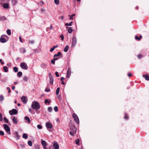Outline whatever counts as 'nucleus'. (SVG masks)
Segmentation results:
<instances>
[{"mask_svg":"<svg viewBox=\"0 0 149 149\" xmlns=\"http://www.w3.org/2000/svg\"><path fill=\"white\" fill-rule=\"evenodd\" d=\"M17 2V0H12V3L13 5H15L16 4Z\"/></svg>","mask_w":149,"mask_h":149,"instance_id":"obj_20","label":"nucleus"},{"mask_svg":"<svg viewBox=\"0 0 149 149\" xmlns=\"http://www.w3.org/2000/svg\"><path fill=\"white\" fill-rule=\"evenodd\" d=\"M0 41L2 43H4L6 42V40L5 38L1 37L0 38Z\"/></svg>","mask_w":149,"mask_h":149,"instance_id":"obj_12","label":"nucleus"},{"mask_svg":"<svg viewBox=\"0 0 149 149\" xmlns=\"http://www.w3.org/2000/svg\"><path fill=\"white\" fill-rule=\"evenodd\" d=\"M29 42L31 44H33L34 43V41L33 40H29Z\"/></svg>","mask_w":149,"mask_h":149,"instance_id":"obj_48","label":"nucleus"},{"mask_svg":"<svg viewBox=\"0 0 149 149\" xmlns=\"http://www.w3.org/2000/svg\"><path fill=\"white\" fill-rule=\"evenodd\" d=\"M124 118L125 119H127L128 118V117L127 116L125 115V116L124 117Z\"/></svg>","mask_w":149,"mask_h":149,"instance_id":"obj_56","label":"nucleus"},{"mask_svg":"<svg viewBox=\"0 0 149 149\" xmlns=\"http://www.w3.org/2000/svg\"><path fill=\"white\" fill-rule=\"evenodd\" d=\"M77 38L75 37H73L72 38V45L73 46H75L77 43Z\"/></svg>","mask_w":149,"mask_h":149,"instance_id":"obj_7","label":"nucleus"},{"mask_svg":"<svg viewBox=\"0 0 149 149\" xmlns=\"http://www.w3.org/2000/svg\"><path fill=\"white\" fill-rule=\"evenodd\" d=\"M50 101L49 100H48L47 99H46L45 100V104H47V103H49L50 102Z\"/></svg>","mask_w":149,"mask_h":149,"instance_id":"obj_38","label":"nucleus"},{"mask_svg":"<svg viewBox=\"0 0 149 149\" xmlns=\"http://www.w3.org/2000/svg\"><path fill=\"white\" fill-rule=\"evenodd\" d=\"M60 90V88L59 87L57 88L56 89V95H58L59 93Z\"/></svg>","mask_w":149,"mask_h":149,"instance_id":"obj_31","label":"nucleus"},{"mask_svg":"<svg viewBox=\"0 0 149 149\" xmlns=\"http://www.w3.org/2000/svg\"><path fill=\"white\" fill-rule=\"evenodd\" d=\"M28 145L30 146H31L32 145V142L31 141H28Z\"/></svg>","mask_w":149,"mask_h":149,"instance_id":"obj_30","label":"nucleus"},{"mask_svg":"<svg viewBox=\"0 0 149 149\" xmlns=\"http://www.w3.org/2000/svg\"><path fill=\"white\" fill-rule=\"evenodd\" d=\"M55 60H54V59H53V60H51V62L53 64H54L55 63Z\"/></svg>","mask_w":149,"mask_h":149,"instance_id":"obj_53","label":"nucleus"},{"mask_svg":"<svg viewBox=\"0 0 149 149\" xmlns=\"http://www.w3.org/2000/svg\"><path fill=\"white\" fill-rule=\"evenodd\" d=\"M15 87L14 86H13L12 87V89L13 90H14L15 89Z\"/></svg>","mask_w":149,"mask_h":149,"instance_id":"obj_58","label":"nucleus"},{"mask_svg":"<svg viewBox=\"0 0 149 149\" xmlns=\"http://www.w3.org/2000/svg\"><path fill=\"white\" fill-rule=\"evenodd\" d=\"M20 66L21 68L23 69L27 70L28 69L27 65L25 63L23 62L22 63H21Z\"/></svg>","mask_w":149,"mask_h":149,"instance_id":"obj_4","label":"nucleus"},{"mask_svg":"<svg viewBox=\"0 0 149 149\" xmlns=\"http://www.w3.org/2000/svg\"><path fill=\"white\" fill-rule=\"evenodd\" d=\"M13 70L15 72H17L18 71V68L17 67H15L13 68Z\"/></svg>","mask_w":149,"mask_h":149,"instance_id":"obj_24","label":"nucleus"},{"mask_svg":"<svg viewBox=\"0 0 149 149\" xmlns=\"http://www.w3.org/2000/svg\"><path fill=\"white\" fill-rule=\"evenodd\" d=\"M58 47V45H56V46H54L53 47L54 48V49H55V48L57 47Z\"/></svg>","mask_w":149,"mask_h":149,"instance_id":"obj_59","label":"nucleus"},{"mask_svg":"<svg viewBox=\"0 0 149 149\" xmlns=\"http://www.w3.org/2000/svg\"><path fill=\"white\" fill-rule=\"evenodd\" d=\"M3 120V116L2 114L0 112V121H2Z\"/></svg>","mask_w":149,"mask_h":149,"instance_id":"obj_41","label":"nucleus"},{"mask_svg":"<svg viewBox=\"0 0 149 149\" xmlns=\"http://www.w3.org/2000/svg\"><path fill=\"white\" fill-rule=\"evenodd\" d=\"M49 78H50L51 76H52V75H51V74L50 73H49Z\"/></svg>","mask_w":149,"mask_h":149,"instance_id":"obj_64","label":"nucleus"},{"mask_svg":"<svg viewBox=\"0 0 149 149\" xmlns=\"http://www.w3.org/2000/svg\"><path fill=\"white\" fill-rule=\"evenodd\" d=\"M72 117L74 118L75 122L77 123L78 124L79 123V120L77 115L75 113L72 114Z\"/></svg>","mask_w":149,"mask_h":149,"instance_id":"obj_3","label":"nucleus"},{"mask_svg":"<svg viewBox=\"0 0 149 149\" xmlns=\"http://www.w3.org/2000/svg\"><path fill=\"white\" fill-rule=\"evenodd\" d=\"M60 37L61 38V40L63 41L64 39V36L63 35H61L60 36Z\"/></svg>","mask_w":149,"mask_h":149,"instance_id":"obj_45","label":"nucleus"},{"mask_svg":"<svg viewBox=\"0 0 149 149\" xmlns=\"http://www.w3.org/2000/svg\"><path fill=\"white\" fill-rule=\"evenodd\" d=\"M71 70L70 68H68L67 71V77L68 78H69L71 74Z\"/></svg>","mask_w":149,"mask_h":149,"instance_id":"obj_9","label":"nucleus"},{"mask_svg":"<svg viewBox=\"0 0 149 149\" xmlns=\"http://www.w3.org/2000/svg\"><path fill=\"white\" fill-rule=\"evenodd\" d=\"M31 107L34 109H39L40 108V105L37 102L32 103L31 105Z\"/></svg>","mask_w":149,"mask_h":149,"instance_id":"obj_1","label":"nucleus"},{"mask_svg":"<svg viewBox=\"0 0 149 149\" xmlns=\"http://www.w3.org/2000/svg\"><path fill=\"white\" fill-rule=\"evenodd\" d=\"M75 16V14H72L70 17L69 19L70 20H72L73 19V17L74 16Z\"/></svg>","mask_w":149,"mask_h":149,"instance_id":"obj_36","label":"nucleus"},{"mask_svg":"<svg viewBox=\"0 0 149 149\" xmlns=\"http://www.w3.org/2000/svg\"><path fill=\"white\" fill-rule=\"evenodd\" d=\"M9 113L10 115L16 114L17 113V111L16 109H13L11 111H9Z\"/></svg>","mask_w":149,"mask_h":149,"instance_id":"obj_5","label":"nucleus"},{"mask_svg":"<svg viewBox=\"0 0 149 149\" xmlns=\"http://www.w3.org/2000/svg\"><path fill=\"white\" fill-rule=\"evenodd\" d=\"M68 48H69L68 46V45H66L64 48V52H67L68 49Z\"/></svg>","mask_w":149,"mask_h":149,"instance_id":"obj_21","label":"nucleus"},{"mask_svg":"<svg viewBox=\"0 0 149 149\" xmlns=\"http://www.w3.org/2000/svg\"><path fill=\"white\" fill-rule=\"evenodd\" d=\"M20 52L23 53H24L26 52V50L23 47L20 49Z\"/></svg>","mask_w":149,"mask_h":149,"instance_id":"obj_14","label":"nucleus"},{"mask_svg":"<svg viewBox=\"0 0 149 149\" xmlns=\"http://www.w3.org/2000/svg\"><path fill=\"white\" fill-rule=\"evenodd\" d=\"M22 137L24 139H26L28 138V136L26 134L24 133L23 134Z\"/></svg>","mask_w":149,"mask_h":149,"instance_id":"obj_26","label":"nucleus"},{"mask_svg":"<svg viewBox=\"0 0 149 149\" xmlns=\"http://www.w3.org/2000/svg\"><path fill=\"white\" fill-rule=\"evenodd\" d=\"M23 80L25 81H26L28 80V78L26 76L24 77L23 78Z\"/></svg>","mask_w":149,"mask_h":149,"instance_id":"obj_42","label":"nucleus"},{"mask_svg":"<svg viewBox=\"0 0 149 149\" xmlns=\"http://www.w3.org/2000/svg\"><path fill=\"white\" fill-rule=\"evenodd\" d=\"M52 110V108L51 107H49L48 108V111L49 112H51Z\"/></svg>","mask_w":149,"mask_h":149,"instance_id":"obj_43","label":"nucleus"},{"mask_svg":"<svg viewBox=\"0 0 149 149\" xmlns=\"http://www.w3.org/2000/svg\"><path fill=\"white\" fill-rule=\"evenodd\" d=\"M142 57V56L141 55H139L138 56V57L139 58H141Z\"/></svg>","mask_w":149,"mask_h":149,"instance_id":"obj_57","label":"nucleus"},{"mask_svg":"<svg viewBox=\"0 0 149 149\" xmlns=\"http://www.w3.org/2000/svg\"><path fill=\"white\" fill-rule=\"evenodd\" d=\"M53 146L54 147V148L59 149V146L57 142H56L53 144Z\"/></svg>","mask_w":149,"mask_h":149,"instance_id":"obj_10","label":"nucleus"},{"mask_svg":"<svg viewBox=\"0 0 149 149\" xmlns=\"http://www.w3.org/2000/svg\"><path fill=\"white\" fill-rule=\"evenodd\" d=\"M7 34L8 35H10L11 34V31L10 29H8L6 31Z\"/></svg>","mask_w":149,"mask_h":149,"instance_id":"obj_28","label":"nucleus"},{"mask_svg":"<svg viewBox=\"0 0 149 149\" xmlns=\"http://www.w3.org/2000/svg\"><path fill=\"white\" fill-rule=\"evenodd\" d=\"M66 28L68 29V33H70L72 32V29L70 27H67Z\"/></svg>","mask_w":149,"mask_h":149,"instance_id":"obj_15","label":"nucleus"},{"mask_svg":"<svg viewBox=\"0 0 149 149\" xmlns=\"http://www.w3.org/2000/svg\"><path fill=\"white\" fill-rule=\"evenodd\" d=\"M64 79V78L62 77L61 78V79H60V80L61 81H63Z\"/></svg>","mask_w":149,"mask_h":149,"instance_id":"obj_55","label":"nucleus"},{"mask_svg":"<svg viewBox=\"0 0 149 149\" xmlns=\"http://www.w3.org/2000/svg\"><path fill=\"white\" fill-rule=\"evenodd\" d=\"M3 7L5 8H9V5L7 3H5L3 4Z\"/></svg>","mask_w":149,"mask_h":149,"instance_id":"obj_18","label":"nucleus"},{"mask_svg":"<svg viewBox=\"0 0 149 149\" xmlns=\"http://www.w3.org/2000/svg\"><path fill=\"white\" fill-rule=\"evenodd\" d=\"M24 119L25 120L28 121L27 123H28L30 124V123L31 120L29 117L26 116L25 117Z\"/></svg>","mask_w":149,"mask_h":149,"instance_id":"obj_13","label":"nucleus"},{"mask_svg":"<svg viewBox=\"0 0 149 149\" xmlns=\"http://www.w3.org/2000/svg\"><path fill=\"white\" fill-rule=\"evenodd\" d=\"M61 53L60 52H58L57 54H54V57H56L59 56V55H61Z\"/></svg>","mask_w":149,"mask_h":149,"instance_id":"obj_29","label":"nucleus"},{"mask_svg":"<svg viewBox=\"0 0 149 149\" xmlns=\"http://www.w3.org/2000/svg\"><path fill=\"white\" fill-rule=\"evenodd\" d=\"M4 134V132L1 131H0V135H3Z\"/></svg>","mask_w":149,"mask_h":149,"instance_id":"obj_46","label":"nucleus"},{"mask_svg":"<svg viewBox=\"0 0 149 149\" xmlns=\"http://www.w3.org/2000/svg\"><path fill=\"white\" fill-rule=\"evenodd\" d=\"M4 128L7 133L9 134H10L11 133L10 132V129L8 126L6 124L3 125Z\"/></svg>","mask_w":149,"mask_h":149,"instance_id":"obj_2","label":"nucleus"},{"mask_svg":"<svg viewBox=\"0 0 149 149\" xmlns=\"http://www.w3.org/2000/svg\"><path fill=\"white\" fill-rule=\"evenodd\" d=\"M59 0H54V1L56 5H58L59 4Z\"/></svg>","mask_w":149,"mask_h":149,"instance_id":"obj_37","label":"nucleus"},{"mask_svg":"<svg viewBox=\"0 0 149 149\" xmlns=\"http://www.w3.org/2000/svg\"><path fill=\"white\" fill-rule=\"evenodd\" d=\"M143 76L144 77L145 79L147 80H149V76L147 75H143Z\"/></svg>","mask_w":149,"mask_h":149,"instance_id":"obj_22","label":"nucleus"},{"mask_svg":"<svg viewBox=\"0 0 149 149\" xmlns=\"http://www.w3.org/2000/svg\"><path fill=\"white\" fill-rule=\"evenodd\" d=\"M41 143L42 145L44 146V148H45V146L47 145L46 142L45 141L43 140H41Z\"/></svg>","mask_w":149,"mask_h":149,"instance_id":"obj_11","label":"nucleus"},{"mask_svg":"<svg viewBox=\"0 0 149 149\" xmlns=\"http://www.w3.org/2000/svg\"><path fill=\"white\" fill-rule=\"evenodd\" d=\"M79 139H78L77 140H75V142L76 143L77 145H79Z\"/></svg>","mask_w":149,"mask_h":149,"instance_id":"obj_33","label":"nucleus"},{"mask_svg":"<svg viewBox=\"0 0 149 149\" xmlns=\"http://www.w3.org/2000/svg\"><path fill=\"white\" fill-rule=\"evenodd\" d=\"M21 100L24 104H26L28 101L27 98L24 96H23L21 98Z\"/></svg>","mask_w":149,"mask_h":149,"instance_id":"obj_6","label":"nucleus"},{"mask_svg":"<svg viewBox=\"0 0 149 149\" xmlns=\"http://www.w3.org/2000/svg\"><path fill=\"white\" fill-rule=\"evenodd\" d=\"M37 128L38 129H41L42 128V126H41V125H38L37 126Z\"/></svg>","mask_w":149,"mask_h":149,"instance_id":"obj_40","label":"nucleus"},{"mask_svg":"<svg viewBox=\"0 0 149 149\" xmlns=\"http://www.w3.org/2000/svg\"><path fill=\"white\" fill-rule=\"evenodd\" d=\"M29 112H31V110H32V109H31L30 108H29Z\"/></svg>","mask_w":149,"mask_h":149,"instance_id":"obj_60","label":"nucleus"},{"mask_svg":"<svg viewBox=\"0 0 149 149\" xmlns=\"http://www.w3.org/2000/svg\"><path fill=\"white\" fill-rule=\"evenodd\" d=\"M17 76L18 77H21L22 75V73L21 72L19 71L17 73Z\"/></svg>","mask_w":149,"mask_h":149,"instance_id":"obj_25","label":"nucleus"},{"mask_svg":"<svg viewBox=\"0 0 149 149\" xmlns=\"http://www.w3.org/2000/svg\"><path fill=\"white\" fill-rule=\"evenodd\" d=\"M4 97L2 95H0V101H3L4 100Z\"/></svg>","mask_w":149,"mask_h":149,"instance_id":"obj_35","label":"nucleus"},{"mask_svg":"<svg viewBox=\"0 0 149 149\" xmlns=\"http://www.w3.org/2000/svg\"><path fill=\"white\" fill-rule=\"evenodd\" d=\"M61 84L63 85H64L65 84V83L64 82H63V81H62L61 82Z\"/></svg>","mask_w":149,"mask_h":149,"instance_id":"obj_62","label":"nucleus"},{"mask_svg":"<svg viewBox=\"0 0 149 149\" xmlns=\"http://www.w3.org/2000/svg\"><path fill=\"white\" fill-rule=\"evenodd\" d=\"M40 3H41L43 5V4H44V2H43V1H40Z\"/></svg>","mask_w":149,"mask_h":149,"instance_id":"obj_63","label":"nucleus"},{"mask_svg":"<svg viewBox=\"0 0 149 149\" xmlns=\"http://www.w3.org/2000/svg\"><path fill=\"white\" fill-rule=\"evenodd\" d=\"M76 132L73 131H70V135L72 136H74V134H76Z\"/></svg>","mask_w":149,"mask_h":149,"instance_id":"obj_32","label":"nucleus"},{"mask_svg":"<svg viewBox=\"0 0 149 149\" xmlns=\"http://www.w3.org/2000/svg\"><path fill=\"white\" fill-rule=\"evenodd\" d=\"M72 23H73V22H71L69 23H67L65 24V25L66 26H71L72 25Z\"/></svg>","mask_w":149,"mask_h":149,"instance_id":"obj_27","label":"nucleus"},{"mask_svg":"<svg viewBox=\"0 0 149 149\" xmlns=\"http://www.w3.org/2000/svg\"><path fill=\"white\" fill-rule=\"evenodd\" d=\"M16 134H17L16 136H15V138H16L17 139H19V135L17 134V132H16Z\"/></svg>","mask_w":149,"mask_h":149,"instance_id":"obj_44","label":"nucleus"},{"mask_svg":"<svg viewBox=\"0 0 149 149\" xmlns=\"http://www.w3.org/2000/svg\"><path fill=\"white\" fill-rule=\"evenodd\" d=\"M54 110L55 112H57L58 111V108L57 106H55L54 108Z\"/></svg>","mask_w":149,"mask_h":149,"instance_id":"obj_39","label":"nucleus"},{"mask_svg":"<svg viewBox=\"0 0 149 149\" xmlns=\"http://www.w3.org/2000/svg\"><path fill=\"white\" fill-rule=\"evenodd\" d=\"M55 74H56V75L57 77H59V75L58 74V73L57 72H56L55 73Z\"/></svg>","mask_w":149,"mask_h":149,"instance_id":"obj_51","label":"nucleus"},{"mask_svg":"<svg viewBox=\"0 0 149 149\" xmlns=\"http://www.w3.org/2000/svg\"><path fill=\"white\" fill-rule=\"evenodd\" d=\"M3 120L5 121V123H8V120L5 117L3 118Z\"/></svg>","mask_w":149,"mask_h":149,"instance_id":"obj_34","label":"nucleus"},{"mask_svg":"<svg viewBox=\"0 0 149 149\" xmlns=\"http://www.w3.org/2000/svg\"><path fill=\"white\" fill-rule=\"evenodd\" d=\"M4 70L5 72H7L8 71V67L6 66H5L3 67Z\"/></svg>","mask_w":149,"mask_h":149,"instance_id":"obj_23","label":"nucleus"},{"mask_svg":"<svg viewBox=\"0 0 149 149\" xmlns=\"http://www.w3.org/2000/svg\"><path fill=\"white\" fill-rule=\"evenodd\" d=\"M50 90L49 89L46 88L45 91L47 92H49V91Z\"/></svg>","mask_w":149,"mask_h":149,"instance_id":"obj_52","label":"nucleus"},{"mask_svg":"<svg viewBox=\"0 0 149 149\" xmlns=\"http://www.w3.org/2000/svg\"><path fill=\"white\" fill-rule=\"evenodd\" d=\"M55 49L53 47L50 50V52H52Z\"/></svg>","mask_w":149,"mask_h":149,"instance_id":"obj_47","label":"nucleus"},{"mask_svg":"<svg viewBox=\"0 0 149 149\" xmlns=\"http://www.w3.org/2000/svg\"><path fill=\"white\" fill-rule=\"evenodd\" d=\"M50 78L49 82L50 84H52L53 83L54 79L52 76H50Z\"/></svg>","mask_w":149,"mask_h":149,"instance_id":"obj_19","label":"nucleus"},{"mask_svg":"<svg viewBox=\"0 0 149 149\" xmlns=\"http://www.w3.org/2000/svg\"><path fill=\"white\" fill-rule=\"evenodd\" d=\"M70 129L72 131L76 132V128L74 126H72Z\"/></svg>","mask_w":149,"mask_h":149,"instance_id":"obj_16","label":"nucleus"},{"mask_svg":"<svg viewBox=\"0 0 149 149\" xmlns=\"http://www.w3.org/2000/svg\"><path fill=\"white\" fill-rule=\"evenodd\" d=\"M135 39L136 40H140V38L137 36H136L135 37Z\"/></svg>","mask_w":149,"mask_h":149,"instance_id":"obj_50","label":"nucleus"},{"mask_svg":"<svg viewBox=\"0 0 149 149\" xmlns=\"http://www.w3.org/2000/svg\"><path fill=\"white\" fill-rule=\"evenodd\" d=\"M46 127L47 128L51 129L52 128L53 125L50 123H46Z\"/></svg>","mask_w":149,"mask_h":149,"instance_id":"obj_8","label":"nucleus"},{"mask_svg":"<svg viewBox=\"0 0 149 149\" xmlns=\"http://www.w3.org/2000/svg\"><path fill=\"white\" fill-rule=\"evenodd\" d=\"M7 89L8 90V92L10 93L11 92V90L9 87H7Z\"/></svg>","mask_w":149,"mask_h":149,"instance_id":"obj_49","label":"nucleus"},{"mask_svg":"<svg viewBox=\"0 0 149 149\" xmlns=\"http://www.w3.org/2000/svg\"><path fill=\"white\" fill-rule=\"evenodd\" d=\"M12 120L15 124H17V120L15 117H14L12 119Z\"/></svg>","mask_w":149,"mask_h":149,"instance_id":"obj_17","label":"nucleus"},{"mask_svg":"<svg viewBox=\"0 0 149 149\" xmlns=\"http://www.w3.org/2000/svg\"><path fill=\"white\" fill-rule=\"evenodd\" d=\"M132 75V74H128V76L130 77Z\"/></svg>","mask_w":149,"mask_h":149,"instance_id":"obj_61","label":"nucleus"},{"mask_svg":"<svg viewBox=\"0 0 149 149\" xmlns=\"http://www.w3.org/2000/svg\"><path fill=\"white\" fill-rule=\"evenodd\" d=\"M19 38L20 41L21 42H22V38H21V37L20 36L19 37Z\"/></svg>","mask_w":149,"mask_h":149,"instance_id":"obj_54","label":"nucleus"}]
</instances>
